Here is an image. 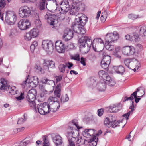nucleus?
Listing matches in <instances>:
<instances>
[{
	"mask_svg": "<svg viewBox=\"0 0 146 146\" xmlns=\"http://www.w3.org/2000/svg\"><path fill=\"white\" fill-rule=\"evenodd\" d=\"M52 139L56 146L60 145L62 143V138L59 135H57L52 137Z\"/></svg>",
	"mask_w": 146,
	"mask_h": 146,
	"instance_id": "obj_25",
	"label": "nucleus"
},
{
	"mask_svg": "<svg viewBox=\"0 0 146 146\" xmlns=\"http://www.w3.org/2000/svg\"><path fill=\"white\" fill-rule=\"evenodd\" d=\"M78 122L76 119H74L69 122L68 127L67 129V133L68 135V140L69 143L68 146H75V142L76 141V137H73L74 133L73 131L74 126L76 127L78 130L82 128V126H79L78 125Z\"/></svg>",
	"mask_w": 146,
	"mask_h": 146,
	"instance_id": "obj_2",
	"label": "nucleus"
},
{
	"mask_svg": "<svg viewBox=\"0 0 146 146\" xmlns=\"http://www.w3.org/2000/svg\"><path fill=\"white\" fill-rule=\"evenodd\" d=\"M122 51L124 55L129 56L134 54L135 50L133 46H127L123 48Z\"/></svg>",
	"mask_w": 146,
	"mask_h": 146,
	"instance_id": "obj_17",
	"label": "nucleus"
},
{
	"mask_svg": "<svg viewBox=\"0 0 146 146\" xmlns=\"http://www.w3.org/2000/svg\"><path fill=\"white\" fill-rule=\"evenodd\" d=\"M107 16L108 13L107 11H105L102 13L100 19L102 22L105 21L107 17Z\"/></svg>",
	"mask_w": 146,
	"mask_h": 146,
	"instance_id": "obj_38",
	"label": "nucleus"
},
{
	"mask_svg": "<svg viewBox=\"0 0 146 146\" xmlns=\"http://www.w3.org/2000/svg\"><path fill=\"white\" fill-rule=\"evenodd\" d=\"M76 139H77L76 142L77 143L79 144L82 142H83L84 143L85 140L82 139L81 138H78V137H76Z\"/></svg>",
	"mask_w": 146,
	"mask_h": 146,
	"instance_id": "obj_57",
	"label": "nucleus"
},
{
	"mask_svg": "<svg viewBox=\"0 0 146 146\" xmlns=\"http://www.w3.org/2000/svg\"><path fill=\"white\" fill-rule=\"evenodd\" d=\"M104 112L103 108H101L98 110V116L100 117L102 116Z\"/></svg>",
	"mask_w": 146,
	"mask_h": 146,
	"instance_id": "obj_52",
	"label": "nucleus"
},
{
	"mask_svg": "<svg viewBox=\"0 0 146 146\" xmlns=\"http://www.w3.org/2000/svg\"><path fill=\"white\" fill-rule=\"evenodd\" d=\"M41 1L40 2L39 9L40 10H42L45 9V5L46 0H41Z\"/></svg>",
	"mask_w": 146,
	"mask_h": 146,
	"instance_id": "obj_45",
	"label": "nucleus"
},
{
	"mask_svg": "<svg viewBox=\"0 0 146 146\" xmlns=\"http://www.w3.org/2000/svg\"><path fill=\"white\" fill-rule=\"evenodd\" d=\"M40 61L36 62L35 65V68L38 72L44 73L48 72H51L50 69L55 67V63L52 60H44L43 63V69L40 66Z\"/></svg>",
	"mask_w": 146,
	"mask_h": 146,
	"instance_id": "obj_4",
	"label": "nucleus"
},
{
	"mask_svg": "<svg viewBox=\"0 0 146 146\" xmlns=\"http://www.w3.org/2000/svg\"><path fill=\"white\" fill-rule=\"evenodd\" d=\"M17 19L16 16L13 14L7 13L6 14L5 21L9 25H13Z\"/></svg>",
	"mask_w": 146,
	"mask_h": 146,
	"instance_id": "obj_18",
	"label": "nucleus"
},
{
	"mask_svg": "<svg viewBox=\"0 0 146 146\" xmlns=\"http://www.w3.org/2000/svg\"><path fill=\"white\" fill-rule=\"evenodd\" d=\"M79 45L80 48L85 47L86 45L87 46L86 48L87 52H88L91 46L92 41L90 38L86 36H82L78 40Z\"/></svg>",
	"mask_w": 146,
	"mask_h": 146,
	"instance_id": "obj_7",
	"label": "nucleus"
},
{
	"mask_svg": "<svg viewBox=\"0 0 146 146\" xmlns=\"http://www.w3.org/2000/svg\"><path fill=\"white\" fill-rule=\"evenodd\" d=\"M74 34L72 30L68 28H66L64 31L63 38L65 40H68L73 37Z\"/></svg>",
	"mask_w": 146,
	"mask_h": 146,
	"instance_id": "obj_22",
	"label": "nucleus"
},
{
	"mask_svg": "<svg viewBox=\"0 0 146 146\" xmlns=\"http://www.w3.org/2000/svg\"><path fill=\"white\" fill-rule=\"evenodd\" d=\"M131 95H133V96H134L135 98V102L136 103H137L139 101V100L141 99L140 98H137V95H135L131 94Z\"/></svg>",
	"mask_w": 146,
	"mask_h": 146,
	"instance_id": "obj_61",
	"label": "nucleus"
},
{
	"mask_svg": "<svg viewBox=\"0 0 146 146\" xmlns=\"http://www.w3.org/2000/svg\"><path fill=\"white\" fill-rule=\"evenodd\" d=\"M139 33L142 36L146 37V26H142L140 29Z\"/></svg>",
	"mask_w": 146,
	"mask_h": 146,
	"instance_id": "obj_32",
	"label": "nucleus"
},
{
	"mask_svg": "<svg viewBox=\"0 0 146 146\" xmlns=\"http://www.w3.org/2000/svg\"><path fill=\"white\" fill-rule=\"evenodd\" d=\"M69 99V97L66 94L64 95H62L61 98V102H65L68 101Z\"/></svg>",
	"mask_w": 146,
	"mask_h": 146,
	"instance_id": "obj_43",
	"label": "nucleus"
},
{
	"mask_svg": "<svg viewBox=\"0 0 146 146\" xmlns=\"http://www.w3.org/2000/svg\"><path fill=\"white\" fill-rule=\"evenodd\" d=\"M35 100H28V102H29V104L31 108L35 112H37V109L36 108V104Z\"/></svg>",
	"mask_w": 146,
	"mask_h": 146,
	"instance_id": "obj_29",
	"label": "nucleus"
},
{
	"mask_svg": "<svg viewBox=\"0 0 146 146\" xmlns=\"http://www.w3.org/2000/svg\"><path fill=\"white\" fill-rule=\"evenodd\" d=\"M66 46L60 40H58L55 42L56 48L58 52L59 53H64L65 51Z\"/></svg>",
	"mask_w": 146,
	"mask_h": 146,
	"instance_id": "obj_20",
	"label": "nucleus"
},
{
	"mask_svg": "<svg viewBox=\"0 0 146 146\" xmlns=\"http://www.w3.org/2000/svg\"><path fill=\"white\" fill-rule=\"evenodd\" d=\"M28 14H29L32 16L36 18L35 23L36 26L38 27H40L41 25V21L39 19L38 14L35 11L30 10H28Z\"/></svg>",
	"mask_w": 146,
	"mask_h": 146,
	"instance_id": "obj_19",
	"label": "nucleus"
},
{
	"mask_svg": "<svg viewBox=\"0 0 146 146\" xmlns=\"http://www.w3.org/2000/svg\"><path fill=\"white\" fill-rule=\"evenodd\" d=\"M8 81L4 78H2L0 79V90H6L8 91L10 93L12 94H16V90L15 89L16 87L15 86L11 87L8 86Z\"/></svg>",
	"mask_w": 146,
	"mask_h": 146,
	"instance_id": "obj_6",
	"label": "nucleus"
},
{
	"mask_svg": "<svg viewBox=\"0 0 146 146\" xmlns=\"http://www.w3.org/2000/svg\"><path fill=\"white\" fill-rule=\"evenodd\" d=\"M38 29H33L31 30L29 33V35L31 36L34 38L36 37L38 35Z\"/></svg>",
	"mask_w": 146,
	"mask_h": 146,
	"instance_id": "obj_31",
	"label": "nucleus"
},
{
	"mask_svg": "<svg viewBox=\"0 0 146 146\" xmlns=\"http://www.w3.org/2000/svg\"><path fill=\"white\" fill-rule=\"evenodd\" d=\"M67 66L64 64H60L58 68L60 72H66L68 73L69 72V70L67 69Z\"/></svg>",
	"mask_w": 146,
	"mask_h": 146,
	"instance_id": "obj_30",
	"label": "nucleus"
},
{
	"mask_svg": "<svg viewBox=\"0 0 146 146\" xmlns=\"http://www.w3.org/2000/svg\"><path fill=\"white\" fill-rule=\"evenodd\" d=\"M11 1V0H0V8L2 9L4 7L7 2L9 3Z\"/></svg>",
	"mask_w": 146,
	"mask_h": 146,
	"instance_id": "obj_41",
	"label": "nucleus"
},
{
	"mask_svg": "<svg viewBox=\"0 0 146 146\" xmlns=\"http://www.w3.org/2000/svg\"><path fill=\"white\" fill-rule=\"evenodd\" d=\"M139 62L138 61V63H133L132 65V66H130L131 67V68H133V67H135V68L133 69L134 71V72H137V71H136V70H137L138 69V68L139 67ZM133 70V69H132Z\"/></svg>",
	"mask_w": 146,
	"mask_h": 146,
	"instance_id": "obj_48",
	"label": "nucleus"
},
{
	"mask_svg": "<svg viewBox=\"0 0 146 146\" xmlns=\"http://www.w3.org/2000/svg\"><path fill=\"white\" fill-rule=\"evenodd\" d=\"M85 135L87 136H91L94 134V131L93 129H86L84 131Z\"/></svg>",
	"mask_w": 146,
	"mask_h": 146,
	"instance_id": "obj_34",
	"label": "nucleus"
},
{
	"mask_svg": "<svg viewBox=\"0 0 146 146\" xmlns=\"http://www.w3.org/2000/svg\"><path fill=\"white\" fill-rule=\"evenodd\" d=\"M76 20L78 25L83 27L87 21L88 18L84 14H81L76 16Z\"/></svg>",
	"mask_w": 146,
	"mask_h": 146,
	"instance_id": "obj_16",
	"label": "nucleus"
},
{
	"mask_svg": "<svg viewBox=\"0 0 146 146\" xmlns=\"http://www.w3.org/2000/svg\"><path fill=\"white\" fill-rule=\"evenodd\" d=\"M119 38L118 34L117 32L115 31L113 33L107 34L105 38V40L107 42L111 43L117 40Z\"/></svg>",
	"mask_w": 146,
	"mask_h": 146,
	"instance_id": "obj_13",
	"label": "nucleus"
},
{
	"mask_svg": "<svg viewBox=\"0 0 146 146\" xmlns=\"http://www.w3.org/2000/svg\"><path fill=\"white\" fill-rule=\"evenodd\" d=\"M26 78L25 80V81H24L21 84L22 85V86L23 89L24 88H25V86L26 85V84L27 83V75L26 76Z\"/></svg>",
	"mask_w": 146,
	"mask_h": 146,
	"instance_id": "obj_59",
	"label": "nucleus"
},
{
	"mask_svg": "<svg viewBox=\"0 0 146 146\" xmlns=\"http://www.w3.org/2000/svg\"><path fill=\"white\" fill-rule=\"evenodd\" d=\"M99 52V55L101 57L102 56L103 57L106 55V53L104 51H102V50H100L99 52Z\"/></svg>",
	"mask_w": 146,
	"mask_h": 146,
	"instance_id": "obj_58",
	"label": "nucleus"
},
{
	"mask_svg": "<svg viewBox=\"0 0 146 146\" xmlns=\"http://www.w3.org/2000/svg\"><path fill=\"white\" fill-rule=\"evenodd\" d=\"M131 112H128L127 113L123 115V116L126 120H128L129 117L130 115L132 114L131 113Z\"/></svg>",
	"mask_w": 146,
	"mask_h": 146,
	"instance_id": "obj_50",
	"label": "nucleus"
},
{
	"mask_svg": "<svg viewBox=\"0 0 146 146\" xmlns=\"http://www.w3.org/2000/svg\"><path fill=\"white\" fill-rule=\"evenodd\" d=\"M38 45V43L36 41H34L33 42V44L31 45L30 46V49L31 52H33L35 47H36Z\"/></svg>",
	"mask_w": 146,
	"mask_h": 146,
	"instance_id": "obj_46",
	"label": "nucleus"
},
{
	"mask_svg": "<svg viewBox=\"0 0 146 146\" xmlns=\"http://www.w3.org/2000/svg\"><path fill=\"white\" fill-rule=\"evenodd\" d=\"M28 88H31L28 92V99L29 100H35L36 91L33 88L38 84L39 81L38 78L33 76L29 78L28 75Z\"/></svg>",
	"mask_w": 146,
	"mask_h": 146,
	"instance_id": "obj_1",
	"label": "nucleus"
},
{
	"mask_svg": "<svg viewBox=\"0 0 146 146\" xmlns=\"http://www.w3.org/2000/svg\"><path fill=\"white\" fill-rule=\"evenodd\" d=\"M65 13H60V17H59V18L61 20H64L65 17V15L64 14Z\"/></svg>",
	"mask_w": 146,
	"mask_h": 146,
	"instance_id": "obj_64",
	"label": "nucleus"
},
{
	"mask_svg": "<svg viewBox=\"0 0 146 146\" xmlns=\"http://www.w3.org/2000/svg\"><path fill=\"white\" fill-rule=\"evenodd\" d=\"M111 122L110 121L109 118L106 117L105 118L104 121V125L108 127H111L112 124Z\"/></svg>",
	"mask_w": 146,
	"mask_h": 146,
	"instance_id": "obj_35",
	"label": "nucleus"
},
{
	"mask_svg": "<svg viewBox=\"0 0 146 146\" xmlns=\"http://www.w3.org/2000/svg\"><path fill=\"white\" fill-rule=\"evenodd\" d=\"M104 46L103 41L101 38H96L93 40L92 48L95 51L99 52L102 50Z\"/></svg>",
	"mask_w": 146,
	"mask_h": 146,
	"instance_id": "obj_8",
	"label": "nucleus"
},
{
	"mask_svg": "<svg viewBox=\"0 0 146 146\" xmlns=\"http://www.w3.org/2000/svg\"><path fill=\"white\" fill-rule=\"evenodd\" d=\"M50 111L54 112L58 110L60 107L59 102L55 97L51 96L48 100Z\"/></svg>",
	"mask_w": 146,
	"mask_h": 146,
	"instance_id": "obj_5",
	"label": "nucleus"
},
{
	"mask_svg": "<svg viewBox=\"0 0 146 146\" xmlns=\"http://www.w3.org/2000/svg\"><path fill=\"white\" fill-rule=\"evenodd\" d=\"M110 43L107 42L105 44V48L108 50L111 51L114 50L115 47L113 45L110 44Z\"/></svg>",
	"mask_w": 146,
	"mask_h": 146,
	"instance_id": "obj_37",
	"label": "nucleus"
},
{
	"mask_svg": "<svg viewBox=\"0 0 146 146\" xmlns=\"http://www.w3.org/2000/svg\"><path fill=\"white\" fill-rule=\"evenodd\" d=\"M111 60V57L108 55H106L103 57L102 61L110 64Z\"/></svg>",
	"mask_w": 146,
	"mask_h": 146,
	"instance_id": "obj_39",
	"label": "nucleus"
},
{
	"mask_svg": "<svg viewBox=\"0 0 146 146\" xmlns=\"http://www.w3.org/2000/svg\"><path fill=\"white\" fill-rule=\"evenodd\" d=\"M60 91L61 90H56L54 91V94L57 97H60Z\"/></svg>",
	"mask_w": 146,
	"mask_h": 146,
	"instance_id": "obj_54",
	"label": "nucleus"
},
{
	"mask_svg": "<svg viewBox=\"0 0 146 146\" xmlns=\"http://www.w3.org/2000/svg\"><path fill=\"white\" fill-rule=\"evenodd\" d=\"M132 36V34H131L130 35H126L125 37L126 40L131 41Z\"/></svg>",
	"mask_w": 146,
	"mask_h": 146,
	"instance_id": "obj_51",
	"label": "nucleus"
},
{
	"mask_svg": "<svg viewBox=\"0 0 146 146\" xmlns=\"http://www.w3.org/2000/svg\"><path fill=\"white\" fill-rule=\"evenodd\" d=\"M134 102L132 101V103L131 104V106L129 107V109H131V110L129 111V112H131V113L133 114V111L134 110Z\"/></svg>",
	"mask_w": 146,
	"mask_h": 146,
	"instance_id": "obj_55",
	"label": "nucleus"
},
{
	"mask_svg": "<svg viewBox=\"0 0 146 146\" xmlns=\"http://www.w3.org/2000/svg\"><path fill=\"white\" fill-rule=\"evenodd\" d=\"M62 77V76L61 75L56 76L55 78L56 80V82H58L60 81L61 80Z\"/></svg>",
	"mask_w": 146,
	"mask_h": 146,
	"instance_id": "obj_63",
	"label": "nucleus"
},
{
	"mask_svg": "<svg viewBox=\"0 0 146 146\" xmlns=\"http://www.w3.org/2000/svg\"><path fill=\"white\" fill-rule=\"evenodd\" d=\"M101 64L102 68L105 69L106 71H107L108 70V66L110 64L102 60Z\"/></svg>",
	"mask_w": 146,
	"mask_h": 146,
	"instance_id": "obj_36",
	"label": "nucleus"
},
{
	"mask_svg": "<svg viewBox=\"0 0 146 146\" xmlns=\"http://www.w3.org/2000/svg\"><path fill=\"white\" fill-rule=\"evenodd\" d=\"M132 41L133 42H137L139 39V36L136 33H132Z\"/></svg>",
	"mask_w": 146,
	"mask_h": 146,
	"instance_id": "obj_44",
	"label": "nucleus"
},
{
	"mask_svg": "<svg viewBox=\"0 0 146 146\" xmlns=\"http://www.w3.org/2000/svg\"><path fill=\"white\" fill-rule=\"evenodd\" d=\"M133 95H131V96L129 97H126L125 98V101H128V100H133L134 98L133 97Z\"/></svg>",
	"mask_w": 146,
	"mask_h": 146,
	"instance_id": "obj_62",
	"label": "nucleus"
},
{
	"mask_svg": "<svg viewBox=\"0 0 146 146\" xmlns=\"http://www.w3.org/2000/svg\"><path fill=\"white\" fill-rule=\"evenodd\" d=\"M84 10V5L82 4H79L76 6L72 5L70 12V14L72 15H76L79 10L83 11Z\"/></svg>",
	"mask_w": 146,
	"mask_h": 146,
	"instance_id": "obj_15",
	"label": "nucleus"
},
{
	"mask_svg": "<svg viewBox=\"0 0 146 146\" xmlns=\"http://www.w3.org/2000/svg\"><path fill=\"white\" fill-rule=\"evenodd\" d=\"M98 141V139H96V137L94 136L93 138L90 140L88 143H90L89 144L91 145L92 146H96L97 144Z\"/></svg>",
	"mask_w": 146,
	"mask_h": 146,
	"instance_id": "obj_33",
	"label": "nucleus"
},
{
	"mask_svg": "<svg viewBox=\"0 0 146 146\" xmlns=\"http://www.w3.org/2000/svg\"><path fill=\"white\" fill-rule=\"evenodd\" d=\"M57 8L60 13H66L70 9L69 2L67 0H63L59 3Z\"/></svg>",
	"mask_w": 146,
	"mask_h": 146,
	"instance_id": "obj_12",
	"label": "nucleus"
},
{
	"mask_svg": "<svg viewBox=\"0 0 146 146\" xmlns=\"http://www.w3.org/2000/svg\"><path fill=\"white\" fill-rule=\"evenodd\" d=\"M113 70L116 73H124L125 72V68L121 65L118 66H114L113 67Z\"/></svg>",
	"mask_w": 146,
	"mask_h": 146,
	"instance_id": "obj_27",
	"label": "nucleus"
},
{
	"mask_svg": "<svg viewBox=\"0 0 146 146\" xmlns=\"http://www.w3.org/2000/svg\"><path fill=\"white\" fill-rule=\"evenodd\" d=\"M23 95V93H21V94L19 96L16 97V98L18 100H19L22 99H23L24 98Z\"/></svg>",
	"mask_w": 146,
	"mask_h": 146,
	"instance_id": "obj_60",
	"label": "nucleus"
},
{
	"mask_svg": "<svg viewBox=\"0 0 146 146\" xmlns=\"http://www.w3.org/2000/svg\"><path fill=\"white\" fill-rule=\"evenodd\" d=\"M45 18L50 25L53 26L54 27H56L58 22L57 19V17L55 14L50 13L46 14Z\"/></svg>",
	"mask_w": 146,
	"mask_h": 146,
	"instance_id": "obj_11",
	"label": "nucleus"
},
{
	"mask_svg": "<svg viewBox=\"0 0 146 146\" xmlns=\"http://www.w3.org/2000/svg\"><path fill=\"white\" fill-rule=\"evenodd\" d=\"M109 111L111 112L112 113L117 112L120 110L121 109L120 107L114 105H111L109 106Z\"/></svg>",
	"mask_w": 146,
	"mask_h": 146,
	"instance_id": "obj_28",
	"label": "nucleus"
},
{
	"mask_svg": "<svg viewBox=\"0 0 146 146\" xmlns=\"http://www.w3.org/2000/svg\"><path fill=\"white\" fill-rule=\"evenodd\" d=\"M86 58H84V57H82L81 58V60H80V62L84 66H85L86 65Z\"/></svg>",
	"mask_w": 146,
	"mask_h": 146,
	"instance_id": "obj_53",
	"label": "nucleus"
},
{
	"mask_svg": "<svg viewBox=\"0 0 146 146\" xmlns=\"http://www.w3.org/2000/svg\"><path fill=\"white\" fill-rule=\"evenodd\" d=\"M124 62L125 65L130 69H131L130 66H132L134 63H138L137 60L135 59H126L125 60Z\"/></svg>",
	"mask_w": 146,
	"mask_h": 146,
	"instance_id": "obj_24",
	"label": "nucleus"
},
{
	"mask_svg": "<svg viewBox=\"0 0 146 146\" xmlns=\"http://www.w3.org/2000/svg\"><path fill=\"white\" fill-rule=\"evenodd\" d=\"M72 59L77 60L78 61H80V60L79 55L78 54H75L72 56Z\"/></svg>",
	"mask_w": 146,
	"mask_h": 146,
	"instance_id": "obj_49",
	"label": "nucleus"
},
{
	"mask_svg": "<svg viewBox=\"0 0 146 146\" xmlns=\"http://www.w3.org/2000/svg\"><path fill=\"white\" fill-rule=\"evenodd\" d=\"M19 14L20 17L23 18L18 23V27L21 30H25L27 29V6H24L20 8Z\"/></svg>",
	"mask_w": 146,
	"mask_h": 146,
	"instance_id": "obj_3",
	"label": "nucleus"
},
{
	"mask_svg": "<svg viewBox=\"0 0 146 146\" xmlns=\"http://www.w3.org/2000/svg\"><path fill=\"white\" fill-rule=\"evenodd\" d=\"M100 78L103 81H105L106 84L110 86H113L116 82L108 74H98Z\"/></svg>",
	"mask_w": 146,
	"mask_h": 146,
	"instance_id": "obj_9",
	"label": "nucleus"
},
{
	"mask_svg": "<svg viewBox=\"0 0 146 146\" xmlns=\"http://www.w3.org/2000/svg\"><path fill=\"white\" fill-rule=\"evenodd\" d=\"M50 106L48 102L38 104L37 108L38 112L42 115H45L48 113L50 111Z\"/></svg>",
	"mask_w": 146,
	"mask_h": 146,
	"instance_id": "obj_10",
	"label": "nucleus"
},
{
	"mask_svg": "<svg viewBox=\"0 0 146 146\" xmlns=\"http://www.w3.org/2000/svg\"><path fill=\"white\" fill-rule=\"evenodd\" d=\"M110 119V121L111 122V124H113L114 123V122L116 121V117L115 116H112L110 117V118H109Z\"/></svg>",
	"mask_w": 146,
	"mask_h": 146,
	"instance_id": "obj_56",
	"label": "nucleus"
},
{
	"mask_svg": "<svg viewBox=\"0 0 146 146\" xmlns=\"http://www.w3.org/2000/svg\"><path fill=\"white\" fill-rule=\"evenodd\" d=\"M97 78L95 77H91L87 81L86 84L92 88L95 87L97 84Z\"/></svg>",
	"mask_w": 146,
	"mask_h": 146,
	"instance_id": "obj_23",
	"label": "nucleus"
},
{
	"mask_svg": "<svg viewBox=\"0 0 146 146\" xmlns=\"http://www.w3.org/2000/svg\"><path fill=\"white\" fill-rule=\"evenodd\" d=\"M80 25H78V24L76 23L75 24L73 28L75 32L79 34L78 35L79 39L81 38L80 36H81L82 35L86 33V31L84 29L83 27H80Z\"/></svg>",
	"mask_w": 146,
	"mask_h": 146,
	"instance_id": "obj_21",
	"label": "nucleus"
},
{
	"mask_svg": "<svg viewBox=\"0 0 146 146\" xmlns=\"http://www.w3.org/2000/svg\"><path fill=\"white\" fill-rule=\"evenodd\" d=\"M106 83L105 81L99 82L97 84L96 86L99 91H102L105 90L106 88Z\"/></svg>",
	"mask_w": 146,
	"mask_h": 146,
	"instance_id": "obj_26",
	"label": "nucleus"
},
{
	"mask_svg": "<svg viewBox=\"0 0 146 146\" xmlns=\"http://www.w3.org/2000/svg\"><path fill=\"white\" fill-rule=\"evenodd\" d=\"M42 83L47 84L48 85H51L54 83V82L52 80H49L48 79L46 78L42 80Z\"/></svg>",
	"mask_w": 146,
	"mask_h": 146,
	"instance_id": "obj_40",
	"label": "nucleus"
},
{
	"mask_svg": "<svg viewBox=\"0 0 146 146\" xmlns=\"http://www.w3.org/2000/svg\"><path fill=\"white\" fill-rule=\"evenodd\" d=\"M42 45L43 48L48 52H51L54 48L53 43L51 41L44 40Z\"/></svg>",
	"mask_w": 146,
	"mask_h": 146,
	"instance_id": "obj_14",
	"label": "nucleus"
},
{
	"mask_svg": "<svg viewBox=\"0 0 146 146\" xmlns=\"http://www.w3.org/2000/svg\"><path fill=\"white\" fill-rule=\"evenodd\" d=\"M27 115L26 114H25L24 115L23 117L24 118H20L19 119L17 122V124H21L23 123L25 121L27 118H25V117H27Z\"/></svg>",
	"mask_w": 146,
	"mask_h": 146,
	"instance_id": "obj_42",
	"label": "nucleus"
},
{
	"mask_svg": "<svg viewBox=\"0 0 146 146\" xmlns=\"http://www.w3.org/2000/svg\"><path fill=\"white\" fill-rule=\"evenodd\" d=\"M128 17L129 18L133 20H134L136 19L139 17V16L138 15L132 14L129 15Z\"/></svg>",
	"mask_w": 146,
	"mask_h": 146,
	"instance_id": "obj_47",
	"label": "nucleus"
}]
</instances>
